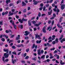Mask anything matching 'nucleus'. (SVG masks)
I'll return each mask as SVG.
<instances>
[{"label": "nucleus", "mask_w": 65, "mask_h": 65, "mask_svg": "<svg viewBox=\"0 0 65 65\" xmlns=\"http://www.w3.org/2000/svg\"><path fill=\"white\" fill-rule=\"evenodd\" d=\"M57 26L58 27V28H62V26L61 25H60L59 24L57 25Z\"/></svg>", "instance_id": "393cba45"}, {"label": "nucleus", "mask_w": 65, "mask_h": 65, "mask_svg": "<svg viewBox=\"0 0 65 65\" xmlns=\"http://www.w3.org/2000/svg\"><path fill=\"white\" fill-rule=\"evenodd\" d=\"M14 13L13 12L11 13V11H9V14L8 15V16L9 17V16H10L11 15H13Z\"/></svg>", "instance_id": "0eeeda50"}, {"label": "nucleus", "mask_w": 65, "mask_h": 65, "mask_svg": "<svg viewBox=\"0 0 65 65\" xmlns=\"http://www.w3.org/2000/svg\"><path fill=\"white\" fill-rule=\"evenodd\" d=\"M27 56V53H25L24 54V57H25L26 56Z\"/></svg>", "instance_id": "603ef678"}, {"label": "nucleus", "mask_w": 65, "mask_h": 65, "mask_svg": "<svg viewBox=\"0 0 65 65\" xmlns=\"http://www.w3.org/2000/svg\"><path fill=\"white\" fill-rule=\"evenodd\" d=\"M5 57H3V60L4 62H5V61H4V60H5Z\"/></svg>", "instance_id": "4d7b16f0"}, {"label": "nucleus", "mask_w": 65, "mask_h": 65, "mask_svg": "<svg viewBox=\"0 0 65 65\" xmlns=\"http://www.w3.org/2000/svg\"><path fill=\"white\" fill-rule=\"evenodd\" d=\"M56 37V36L55 35H53L52 36V40H54L55 39V38Z\"/></svg>", "instance_id": "5701e85b"}, {"label": "nucleus", "mask_w": 65, "mask_h": 65, "mask_svg": "<svg viewBox=\"0 0 65 65\" xmlns=\"http://www.w3.org/2000/svg\"><path fill=\"white\" fill-rule=\"evenodd\" d=\"M46 29V28L45 26H44L43 28V32L44 33H46V30H45Z\"/></svg>", "instance_id": "6e6552de"}, {"label": "nucleus", "mask_w": 65, "mask_h": 65, "mask_svg": "<svg viewBox=\"0 0 65 65\" xmlns=\"http://www.w3.org/2000/svg\"><path fill=\"white\" fill-rule=\"evenodd\" d=\"M28 38H29L27 36H26L25 37V39H28Z\"/></svg>", "instance_id": "338daca9"}, {"label": "nucleus", "mask_w": 65, "mask_h": 65, "mask_svg": "<svg viewBox=\"0 0 65 65\" xmlns=\"http://www.w3.org/2000/svg\"><path fill=\"white\" fill-rule=\"evenodd\" d=\"M45 15H46V14H42L41 15L42 17H44V16H45Z\"/></svg>", "instance_id": "ea45409f"}, {"label": "nucleus", "mask_w": 65, "mask_h": 65, "mask_svg": "<svg viewBox=\"0 0 65 65\" xmlns=\"http://www.w3.org/2000/svg\"><path fill=\"white\" fill-rule=\"evenodd\" d=\"M25 34H24V35L25 36H28V35L29 34H30V32H28V31H26L25 32Z\"/></svg>", "instance_id": "39448f33"}, {"label": "nucleus", "mask_w": 65, "mask_h": 65, "mask_svg": "<svg viewBox=\"0 0 65 65\" xmlns=\"http://www.w3.org/2000/svg\"><path fill=\"white\" fill-rule=\"evenodd\" d=\"M53 0H51V1H48L47 2V3H52V2H53Z\"/></svg>", "instance_id": "412c9836"}, {"label": "nucleus", "mask_w": 65, "mask_h": 65, "mask_svg": "<svg viewBox=\"0 0 65 65\" xmlns=\"http://www.w3.org/2000/svg\"><path fill=\"white\" fill-rule=\"evenodd\" d=\"M27 20H28V19H23L22 20H21V19H18L19 21V22H20L21 23H23V22L24 21L26 22Z\"/></svg>", "instance_id": "7ed1b4c3"}, {"label": "nucleus", "mask_w": 65, "mask_h": 65, "mask_svg": "<svg viewBox=\"0 0 65 65\" xmlns=\"http://www.w3.org/2000/svg\"><path fill=\"white\" fill-rule=\"evenodd\" d=\"M52 43L53 44H55L56 43V42H55V41H54L52 42Z\"/></svg>", "instance_id": "c03bdc74"}, {"label": "nucleus", "mask_w": 65, "mask_h": 65, "mask_svg": "<svg viewBox=\"0 0 65 65\" xmlns=\"http://www.w3.org/2000/svg\"><path fill=\"white\" fill-rule=\"evenodd\" d=\"M29 58V56H27L25 58V59H28Z\"/></svg>", "instance_id": "37998d69"}, {"label": "nucleus", "mask_w": 65, "mask_h": 65, "mask_svg": "<svg viewBox=\"0 0 65 65\" xmlns=\"http://www.w3.org/2000/svg\"><path fill=\"white\" fill-rule=\"evenodd\" d=\"M31 12H28L27 15H29V14H31Z\"/></svg>", "instance_id": "cd10ccee"}, {"label": "nucleus", "mask_w": 65, "mask_h": 65, "mask_svg": "<svg viewBox=\"0 0 65 65\" xmlns=\"http://www.w3.org/2000/svg\"><path fill=\"white\" fill-rule=\"evenodd\" d=\"M12 54H13L14 55H16V52L14 51L12 52Z\"/></svg>", "instance_id": "79ce46f5"}, {"label": "nucleus", "mask_w": 65, "mask_h": 65, "mask_svg": "<svg viewBox=\"0 0 65 65\" xmlns=\"http://www.w3.org/2000/svg\"><path fill=\"white\" fill-rule=\"evenodd\" d=\"M12 48H13V49H15L16 48L15 46H12Z\"/></svg>", "instance_id": "4c0bfd02"}, {"label": "nucleus", "mask_w": 65, "mask_h": 65, "mask_svg": "<svg viewBox=\"0 0 65 65\" xmlns=\"http://www.w3.org/2000/svg\"><path fill=\"white\" fill-rule=\"evenodd\" d=\"M41 59H43V60H44V58H45V55H42L41 57Z\"/></svg>", "instance_id": "a211bd4d"}, {"label": "nucleus", "mask_w": 65, "mask_h": 65, "mask_svg": "<svg viewBox=\"0 0 65 65\" xmlns=\"http://www.w3.org/2000/svg\"><path fill=\"white\" fill-rule=\"evenodd\" d=\"M40 5L41 7H42L43 6V4L42 3Z\"/></svg>", "instance_id": "de8ad7c7"}, {"label": "nucleus", "mask_w": 65, "mask_h": 65, "mask_svg": "<svg viewBox=\"0 0 65 65\" xmlns=\"http://www.w3.org/2000/svg\"><path fill=\"white\" fill-rule=\"evenodd\" d=\"M46 61H47V62H49L50 61V60L49 59H48L46 60Z\"/></svg>", "instance_id": "bf43d9fd"}, {"label": "nucleus", "mask_w": 65, "mask_h": 65, "mask_svg": "<svg viewBox=\"0 0 65 65\" xmlns=\"http://www.w3.org/2000/svg\"><path fill=\"white\" fill-rule=\"evenodd\" d=\"M0 25H3V21H0Z\"/></svg>", "instance_id": "a878e982"}, {"label": "nucleus", "mask_w": 65, "mask_h": 65, "mask_svg": "<svg viewBox=\"0 0 65 65\" xmlns=\"http://www.w3.org/2000/svg\"><path fill=\"white\" fill-rule=\"evenodd\" d=\"M32 22L33 24H35V23H36V22L34 21H32Z\"/></svg>", "instance_id": "09e8293b"}, {"label": "nucleus", "mask_w": 65, "mask_h": 65, "mask_svg": "<svg viewBox=\"0 0 65 65\" xmlns=\"http://www.w3.org/2000/svg\"><path fill=\"white\" fill-rule=\"evenodd\" d=\"M41 24V22H39L38 24H34V26H36V27H38V26H39Z\"/></svg>", "instance_id": "9d476101"}, {"label": "nucleus", "mask_w": 65, "mask_h": 65, "mask_svg": "<svg viewBox=\"0 0 65 65\" xmlns=\"http://www.w3.org/2000/svg\"><path fill=\"white\" fill-rule=\"evenodd\" d=\"M14 11H15V9H12L11 11H12V12H14Z\"/></svg>", "instance_id": "5fc2aeb1"}, {"label": "nucleus", "mask_w": 65, "mask_h": 65, "mask_svg": "<svg viewBox=\"0 0 65 65\" xmlns=\"http://www.w3.org/2000/svg\"><path fill=\"white\" fill-rule=\"evenodd\" d=\"M57 51L58 52H59L60 53V54H61V51H60V50L57 49Z\"/></svg>", "instance_id": "c9c22d12"}, {"label": "nucleus", "mask_w": 65, "mask_h": 65, "mask_svg": "<svg viewBox=\"0 0 65 65\" xmlns=\"http://www.w3.org/2000/svg\"><path fill=\"white\" fill-rule=\"evenodd\" d=\"M8 12L7 11H6L5 13V15H6V14H8Z\"/></svg>", "instance_id": "8fccbe9b"}, {"label": "nucleus", "mask_w": 65, "mask_h": 65, "mask_svg": "<svg viewBox=\"0 0 65 65\" xmlns=\"http://www.w3.org/2000/svg\"><path fill=\"white\" fill-rule=\"evenodd\" d=\"M12 25L14 26V29H17V27H16L17 26L14 24V22H12Z\"/></svg>", "instance_id": "1a4fd4ad"}, {"label": "nucleus", "mask_w": 65, "mask_h": 65, "mask_svg": "<svg viewBox=\"0 0 65 65\" xmlns=\"http://www.w3.org/2000/svg\"><path fill=\"white\" fill-rule=\"evenodd\" d=\"M15 17L16 18H17V19H19V16L16 15Z\"/></svg>", "instance_id": "49530a36"}, {"label": "nucleus", "mask_w": 65, "mask_h": 65, "mask_svg": "<svg viewBox=\"0 0 65 65\" xmlns=\"http://www.w3.org/2000/svg\"><path fill=\"white\" fill-rule=\"evenodd\" d=\"M53 58H54V56H53V55L50 56V59H53Z\"/></svg>", "instance_id": "a19ab883"}, {"label": "nucleus", "mask_w": 65, "mask_h": 65, "mask_svg": "<svg viewBox=\"0 0 65 65\" xmlns=\"http://www.w3.org/2000/svg\"><path fill=\"white\" fill-rule=\"evenodd\" d=\"M42 7H41L39 8V10H42Z\"/></svg>", "instance_id": "774afa93"}, {"label": "nucleus", "mask_w": 65, "mask_h": 65, "mask_svg": "<svg viewBox=\"0 0 65 65\" xmlns=\"http://www.w3.org/2000/svg\"><path fill=\"white\" fill-rule=\"evenodd\" d=\"M5 62H8V59H5Z\"/></svg>", "instance_id": "e2e57ef3"}, {"label": "nucleus", "mask_w": 65, "mask_h": 65, "mask_svg": "<svg viewBox=\"0 0 65 65\" xmlns=\"http://www.w3.org/2000/svg\"><path fill=\"white\" fill-rule=\"evenodd\" d=\"M1 40L2 41H5V39L3 38H2L1 39Z\"/></svg>", "instance_id": "c756f323"}, {"label": "nucleus", "mask_w": 65, "mask_h": 65, "mask_svg": "<svg viewBox=\"0 0 65 65\" xmlns=\"http://www.w3.org/2000/svg\"><path fill=\"white\" fill-rule=\"evenodd\" d=\"M6 52L7 53H5L4 54V56H5V58H8V56H9V54H8V49H7L6 50Z\"/></svg>", "instance_id": "f03ea898"}, {"label": "nucleus", "mask_w": 65, "mask_h": 65, "mask_svg": "<svg viewBox=\"0 0 65 65\" xmlns=\"http://www.w3.org/2000/svg\"><path fill=\"white\" fill-rule=\"evenodd\" d=\"M65 41V38H64L63 39H62L60 41V42H61V43H63V41Z\"/></svg>", "instance_id": "aec40b11"}, {"label": "nucleus", "mask_w": 65, "mask_h": 65, "mask_svg": "<svg viewBox=\"0 0 65 65\" xmlns=\"http://www.w3.org/2000/svg\"><path fill=\"white\" fill-rule=\"evenodd\" d=\"M12 61L13 64H14V62H16V60L15 59H14V60L13 59H12Z\"/></svg>", "instance_id": "ddd939ff"}, {"label": "nucleus", "mask_w": 65, "mask_h": 65, "mask_svg": "<svg viewBox=\"0 0 65 65\" xmlns=\"http://www.w3.org/2000/svg\"><path fill=\"white\" fill-rule=\"evenodd\" d=\"M11 2L10 0H7L6 2V4H8V3H9V2Z\"/></svg>", "instance_id": "dca6fc26"}, {"label": "nucleus", "mask_w": 65, "mask_h": 65, "mask_svg": "<svg viewBox=\"0 0 65 65\" xmlns=\"http://www.w3.org/2000/svg\"><path fill=\"white\" fill-rule=\"evenodd\" d=\"M48 23L49 24H50L51 23V21L50 20L49 21H48Z\"/></svg>", "instance_id": "052dcab7"}, {"label": "nucleus", "mask_w": 65, "mask_h": 65, "mask_svg": "<svg viewBox=\"0 0 65 65\" xmlns=\"http://www.w3.org/2000/svg\"><path fill=\"white\" fill-rule=\"evenodd\" d=\"M41 50V49H40L38 50L37 51V54L38 55H40L41 54H43V53H44V51H43V50H41L40 52V50Z\"/></svg>", "instance_id": "f257e3e1"}, {"label": "nucleus", "mask_w": 65, "mask_h": 65, "mask_svg": "<svg viewBox=\"0 0 65 65\" xmlns=\"http://www.w3.org/2000/svg\"><path fill=\"white\" fill-rule=\"evenodd\" d=\"M55 48L54 47H53L52 48H51L50 49V50L51 51H54V50H55Z\"/></svg>", "instance_id": "f704fd0d"}, {"label": "nucleus", "mask_w": 65, "mask_h": 65, "mask_svg": "<svg viewBox=\"0 0 65 65\" xmlns=\"http://www.w3.org/2000/svg\"><path fill=\"white\" fill-rule=\"evenodd\" d=\"M36 35V38H37L38 39H41V38L40 37V36L38 34H36L35 35Z\"/></svg>", "instance_id": "423d86ee"}, {"label": "nucleus", "mask_w": 65, "mask_h": 65, "mask_svg": "<svg viewBox=\"0 0 65 65\" xmlns=\"http://www.w3.org/2000/svg\"><path fill=\"white\" fill-rule=\"evenodd\" d=\"M33 2H34V5H37L38 3H40L41 2V1H39L38 2H36L35 0H34L33 1Z\"/></svg>", "instance_id": "20e7f679"}, {"label": "nucleus", "mask_w": 65, "mask_h": 65, "mask_svg": "<svg viewBox=\"0 0 65 65\" xmlns=\"http://www.w3.org/2000/svg\"><path fill=\"white\" fill-rule=\"evenodd\" d=\"M47 45H48V46H52V45L50 44V43H47Z\"/></svg>", "instance_id": "bb28decb"}, {"label": "nucleus", "mask_w": 65, "mask_h": 65, "mask_svg": "<svg viewBox=\"0 0 65 65\" xmlns=\"http://www.w3.org/2000/svg\"><path fill=\"white\" fill-rule=\"evenodd\" d=\"M20 35H18V37H17L16 38V40H19L20 39Z\"/></svg>", "instance_id": "f8f14e48"}, {"label": "nucleus", "mask_w": 65, "mask_h": 65, "mask_svg": "<svg viewBox=\"0 0 65 65\" xmlns=\"http://www.w3.org/2000/svg\"><path fill=\"white\" fill-rule=\"evenodd\" d=\"M54 18H55V17H53L50 18V20H53V19H54Z\"/></svg>", "instance_id": "69168bd1"}, {"label": "nucleus", "mask_w": 65, "mask_h": 65, "mask_svg": "<svg viewBox=\"0 0 65 65\" xmlns=\"http://www.w3.org/2000/svg\"><path fill=\"white\" fill-rule=\"evenodd\" d=\"M48 14L49 15H51V14L52 13V12H48Z\"/></svg>", "instance_id": "a18cd8bd"}, {"label": "nucleus", "mask_w": 65, "mask_h": 65, "mask_svg": "<svg viewBox=\"0 0 65 65\" xmlns=\"http://www.w3.org/2000/svg\"><path fill=\"white\" fill-rule=\"evenodd\" d=\"M29 48H28V49H27L26 50V52H29Z\"/></svg>", "instance_id": "c85d7f7f"}, {"label": "nucleus", "mask_w": 65, "mask_h": 65, "mask_svg": "<svg viewBox=\"0 0 65 65\" xmlns=\"http://www.w3.org/2000/svg\"><path fill=\"white\" fill-rule=\"evenodd\" d=\"M60 58V57H59V55H58L57 56V59H59V58Z\"/></svg>", "instance_id": "680f3d73"}, {"label": "nucleus", "mask_w": 65, "mask_h": 65, "mask_svg": "<svg viewBox=\"0 0 65 65\" xmlns=\"http://www.w3.org/2000/svg\"><path fill=\"white\" fill-rule=\"evenodd\" d=\"M55 41L56 43H57L58 42V38H56L55 40Z\"/></svg>", "instance_id": "4be33fe9"}, {"label": "nucleus", "mask_w": 65, "mask_h": 65, "mask_svg": "<svg viewBox=\"0 0 65 65\" xmlns=\"http://www.w3.org/2000/svg\"><path fill=\"white\" fill-rule=\"evenodd\" d=\"M22 46H23V45L22 44H19L17 45V47H21Z\"/></svg>", "instance_id": "6ab92c4d"}, {"label": "nucleus", "mask_w": 65, "mask_h": 65, "mask_svg": "<svg viewBox=\"0 0 65 65\" xmlns=\"http://www.w3.org/2000/svg\"><path fill=\"white\" fill-rule=\"evenodd\" d=\"M35 44H34L33 45V46H32V48H34L35 47Z\"/></svg>", "instance_id": "7c9ffc66"}, {"label": "nucleus", "mask_w": 65, "mask_h": 65, "mask_svg": "<svg viewBox=\"0 0 65 65\" xmlns=\"http://www.w3.org/2000/svg\"><path fill=\"white\" fill-rule=\"evenodd\" d=\"M38 16L39 17H40L41 16V13L40 12H39V14H38Z\"/></svg>", "instance_id": "72a5a7b5"}, {"label": "nucleus", "mask_w": 65, "mask_h": 65, "mask_svg": "<svg viewBox=\"0 0 65 65\" xmlns=\"http://www.w3.org/2000/svg\"><path fill=\"white\" fill-rule=\"evenodd\" d=\"M54 24V21H52V26H53V25Z\"/></svg>", "instance_id": "2f4dec72"}, {"label": "nucleus", "mask_w": 65, "mask_h": 65, "mask_svg": "<svg viewBox=\"0 0 65 65\" xmlns=\"http://www.w3.org/2000/svg\"><path fill=\"white\" fill-rule=\"evenodd\" d=\"M41 40H40L39 41H38V40L36 41L37 43L38 44L40 43H41Z\"/></svg>", "instance_id": "2eb2a0df"}, {"label": "nucleus", "mask_w": 65, "mask_h": 65, "mask_svg": "<svg viewBox=\"0 0 65 65\" xmlns=\"http://www.w3.org/2000/svg\"><path fill=\"white\" fill-rule=\"evenodd\" d=\"M23 25H19V27L21 29H23Z\"/></svg>", "instance_id": "473e14b6"}, {"label": "nucleus", "mask_w": 65, "mask_h": 65, "mask_svg": "<svg viewBox=\"0 0 65 65\" xmlns=\"http://www.w3.org/2000/svg\"><path fill=\"white\" fill-rule=\"evenodd\" d=\"M53 10L54 11H56L58 12H59V11H60V10H59V9H57V10H56V9H54Z\"/></svg>", "instance_id": "f3484780"}, {"label": "nucleus", "mask_w": 65, "mask_h": 65, "mask_svg": "<svg viewBox=\"0 0 65 65\" xmlns=\"http://www.w3.org/2000/svg\"><path fill=\"white\" fill-rule=\"evenodd\" d=\"M52 8V7H49V10L50 11L51 10V9Z\"/></svg>", "instance_id": "3c124183"}, {"label": "nucleus", "mask_w": 65, "mask_h": 65, "mask_svg": "<svg viewBox=\"0 0 65 65\" xmlns=\"http://www.w3.org/2000/svg\"><path fill=\"white\" fill-rule=\"evenodd\" d=\"M57 51L56 50H55L54 52H53L54 54H55V53H57Z\"/></svg>", "instance_id": "864d4df0"}, {"label": "nucleus", "mask_w": 65, "mask_h": 65, "mask_svg": "<svg viewBox=\"0 0 65 65\" xmlns=\"http://www.w3.org/2000/svg\"><path fill=\"white\" fill-rule=\"evenodd\" d=\"M4 37H5V38H8L7 36L5 35H4Z\"/></svg>", "instance_id": "b1692460"}, {"label": "nucleus", "mask_w": 65, "mask_h": 65, "mask_svg": "<svg viewBox=\"0 0 65 65\" xmlns=\"http://www.w3.org/2000/svg\"><path fill=\"white\" fill-rule=\"evenodd\" d=\"M30 22H31V20H29L28 21V25L30 26H31V23Z\"/></svg>", "instance_id": "4468645a"}, {"label": "nucleus", "mask_w": 65, "mask_h": 65, "mask_svg": "<svg viewBox=\"0 0 65 65\" xmlns=\"http://www.w3.org/2000/svg\"><path fill=\"white\" fill-rule=\"evenodd\" d=\"M58 54H55L54 55V57H57V56H58Z\"/></svg>", "instance_id": "0e129e2a"}, {"label": "nucleus", "mask_w": 65, "mask_h": 65, "mask_svg": "<svg viewBox=\"0 0 65 65\" xmlns=\"http://www.w3.org/2000/svg\"><path fill=\"white\" fill-rule=\"evenodd\" d=\"M21 62L22 63H23V64H25V61H21Z\"/></svg>", "instance_id": "13d9d810"}, {"label": "nucleus", "mask_w": 65, "mask_h": 65, "mask_svg": "<svg viewBox=\"0 0 65 65\" xmlns=\"http://www.w3.org/2000/svg\"><path fill=\"white\" fill-rule=\"evenodd\" d=\"M8 19L9 20H12V18L10 17H9Z\"/></svg>", "instance_id": "6e6d98bb"}, {"label": "nucleus", "mask_w": 65, "mask_h": 65, "mask_svg": "<svg viewBox=\"0 0 65 65\" xmlns=\"http://www.w3.org/2000/svg\"><path fill=\"white\" fill-rule=\"evenodd\" d=\"M22 4L23 5H26V4L25 3V2H22Z\"/></svg>", "instance_id": "e433bc0d"}, {"label": "nucleus", "mask_w": 65, "mask_h": 65, "mask_svg": "<svg viewBox=\"0 0 65 65\" xmlns=\"http://www.w3.org/2000/svg\"><path fill=\"white\" fill-rule=\"evenodd\" d=\"M65 8V5H62L61 6V9L62 10L64 9Z\"/></svg>", "instance_id": "9b49d317"}, {"label": "nucleus", "mask_w": 65, "mask_h": 65, "mask_svg": "<svg viewBox=\"0 0 65 65\" xmlns=\"http://www.w3.org/2000/svg\"><path fill=\"white\" fill-rule=\"evenodd\" d=\"M32 60H34V61H36V58H32Z\"/></svg>", "instance_id": "58836bf2"}]
</instances>
